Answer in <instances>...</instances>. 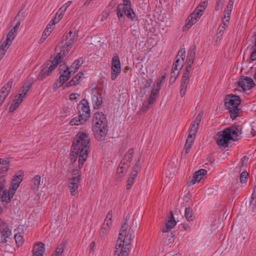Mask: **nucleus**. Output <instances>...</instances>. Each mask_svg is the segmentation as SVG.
Returning <instances> with one entry per match:
<instances>
[{
    "instance_id": "nucleus-1",
    "label": "nucleus",
    "mask_w": 256,
    "mask_h": 256,
    "mask_svg": "<svg viewBox=\"0 0 256 256\" xmlns=\"http://www.w3.org/2000/svg\"><path fill=\"white\" fill-rule=\"evenodd\" d=\"M90 138L88 134L84 132H78L74 140L70 158L74 162L78 156V167L81 168L90 152Z\"/></svg>"
},
{
    "instance_id": "nucleus-2",
    "label": "nucleus",
    "mask_w": 256,
    "mask_h": 256,
    "mask_svg": "<svg viewBox=\"0 0 256 256\" xmlns=\"http://www.w3.org/2000/svg\"><path fill=\"white\" fill-rule=\"evenodd\" d=\"M238 126H232L224 128L217 133L216 141L222 150L228 146L230 140L236 141L240 139Z\"/></svg>"
},
{
    "instance_id": "nucleus-3",
    "label": "nucleus",
    "mask_w": 256,
    "mask_h": 256,
    "mask_svg": "<svg viewBox=\"0 0 256 256\" xmlns=\"http://www.w3.org/2000/svg\"><path fill=\"white\" fill-rule=\"evenodd\" d=\"M135 229L132 226L128 229L126 236H122V234H118V239L116 244V250L114 256H120L121 252L124 250L129 252L132 239L134 238Z\"/></svg>"
},
{
    "instance_id": "nucleus-4",
    "label": "nucleus",
    "mask_w": 256,
    "mask_h": 256,
    "mask_svg": "<svg viewBox=\"0 0 256 256\" xmlns=\"http://www.w3.org/2000/svg\"><path fill=\"white\" fill-rule=\"evenodd\" d=\"M240 104V99L239 96L230 94L227 96L225 98L224 104L230 113V118L232 120L236 118L238 114L240 109L238 106Z\"/></svg>"
},
{
    "instance_id": "nucleus-5",
    "label": "nucleus",
    "mask_w": 256,
    "mask_h": 256,
    "mask_svg": "<svg viewBox=\"0 0 256 256\" xmlns=\"http://www.w3.org/2000/svg\"><path fill=\"white\" fill-rule=\"evenodd\" d=\"M132 20H134L136 18V14L130 7H126L124 4H120L117 8V15L120 20L124 16V14Z\"/></svg>"
},
{
    "instance_id": "nucleus-6",
    "label": "nucleus",
    "mask_w": 256,
    "mask_h": 256,
    "mask_svg": "<svg viewBox=\"0 0 256 256\" xmlns=\"http://www.w3.org/2000/svg\"><path fill=\"white\" fill-rule=\"evenodd\" d=\"M120 62L117 53L114 54L112 60V73L111 78L114 80L120 73Z\"/></svg>"
},
{
    "instance_id": "nucleus-7",
    "label": "nucleus",
    "mask_w": 256,
    "mask_h": 256,
    "mask_svg": "<svg viewBox=\"0 0 256 256\" xmlns=\"http://www.w3.org/2000/svg\"><path fill=\"white\" fill-rule=\"evenodd\" d=\"M238 84L240 91L245 92L246 90H250L255 86L254 80L248 76H242Z\"/></svg>"
},
{
    "instance_id": "nucleus-8",
    "label": "nucleus",
    "mask_w": 256,
    "mask_h": 256,
    "mask_svg": "<svg viewBox=\"0 0 256 256\" xmlns=\"http://www.w3.org/2000/svg\"><path fill=\"white\" fill-rule=\"evenodd\" d=\"M92 130L94 136L98 140H104L108 134V125H106V123L104 122L102 126H96V127H92Z\"/></svg>"
},
{
    "instance_id": "nucleus-9",
    "label": "nucleus",
    "mask_w": 256,
    "mask_h": 256,
    "mask_svg": "<svg viewBox=\"0 0 256 256\" xmlns=\"http://www.w3.org/2000/svg\"><path fill=\"white\" fill-rule=\"evenodd\" d=\"M78 37V32H75L74 33L72 31L70 30L69 32L65 36H64L60 44H64V41H65V45L68 46V49L72 48L73 44L76 40Z\"/></svg>"
},
{
    "instance_id": "nucleus-10",
    "label": "nucleus",
    "mask_w": 256,
    "mask_h": 256,
    "mask_svg": "<svg viewBox=\"0 0 256 256\" xmlns=\"http://www.w3.org/2000/svg\"><path fill=\"white\" fill-rule=\"evenodd\" d=\"M104 122L106 123V125H108L106 116L102 112H97L94 114L92 117V127H96V126H102Z\"/></svg>"
},
{
    "instance_id": "nucleus-11",
    "label": "nucleus",
    "mask_w": 256,
    "mask_h": 256,
    "mask_svg": "<svg viewBox=\"0 0 256 256\" xmlns=\"http://www.w3.org/2000/svg\"><path fill=\"white\" fill-rule=\"evenodd\" d=\"M166 220V225L162 228V232H170L176 224L172 212H170V216Z\"/></svg>"
},
{
    "instance_id": "nucleus-12",
    "label": "nucleus",
    "mask_w": 256,
    "mask_h": 256,
    "mask_svg": "<svg viewBox=\"0 0 256 256\" xmlns=\"http://www.w3.org/2000/svg\"><path fill=\"white\" fill-rule=\"evenodd\" d=\"M56 67L57 65L52 62L48 69L43 68L40 72L38 76V80H42L46 76H50Z\"/></svg>"
},
{
    "instance_id": "nucleus-13",
    "label": "nucleus",
    "mask_w": 256,
    "mask_h": 256,
    "mask_svg": "<svg viewBox=\"0 0 256 256\" xmlns=\"http://www.w3.org/2000/svg\"><path fill=\"white\" fill-rule=\"evenodd\" d=\"M80 181V178H78V176H72V178L70 179L68 188L72 195H75V192L78 190Z\"/></svg>"
},
{
    "instance_id": "nucleus-14",
    "label": "nucleus",
    "mask_w": 256,
    "mask_h": 256,
    "mask_svg": "<svg viewBox=\"0 0 256 256\" xmlns=\"http://www.w3.org/2000/svg\"><path fill=\"white\" fill-rule=\"evenodd\" d=\"M206 174L207 171L204 169L198 170L194 174L192 179L189 182L188 186L193 185L196 182H199Z\"/></svg>"
},
{
    "instance_id": "nucleus-15",
    "label": "nucleus",
    "mask_w": 256,
    "mask_h": 256,
    "mask_svg": "<svg viewBox=\"0 0 256 256\" xmlns=\"http://www.w3.org/2000/svg\"><path fill=\"white\" fill-rule=\"evenodd\" d=\"M70 48H69L68 49V46L65 45L64 44V46H62V48L60 52L57 54L56 57L54 58L52 62L58 66V64L64 58V56L68 52Z\"/></svg>"
},
{
    "instance_id": "nucleus-16",
    "label": "nucleus",
    "mask_w": 256,
    "mask_h": 256,
    "mask_svg": "<svg viewBox=\"0 0 256 256\" xmlns=\"http://www.w3.org/2000/svg\"><path fill=\"white\" fill-rule=\"evenodd\" d=\"M44 252L45 245L43 243L38 242L34 245L32 250L33 256H43Z\"/></svg>"
},
{
    "instance_id": "nucleus-17",
    "label": "nucleus",
    "mask_w": 256,
    "mask_h": 256,
    "mask_svg": "<svg viewBox=\"0 0 256 256\" xmlns=\"http://www.w3.org/2000/svg\"><path fill=\"white\" fill-rule=\"evenodd\" d=\"M200 18H197V16H194V14H191L188 16L186 20V24L183 26V31H186L188 30L192 25L196 22Z\"/></svg>"
},
{
    "instance_id": "nucleus-18",
    "label": "nucleus",
    "mask_w": 256,
    "mask_h": 256,
    "mask_svg": "<svg viewBox=\"0 0 256 256\" xmlns=\"http://www.w3.org/2000/svg\"><path fill=\"white\" fill-rule=\"evenodd\" d=\"M234 4V0H230L226 8L224 13L225 14L224 16L222 19L224 26H226V22H228L231 12L232 10V6Z\"/></svg>"
},
{
    "instance_id": "nucleus-19",
    "label": "nucleus",
    "mask_w": 256,
    "mask_h": 256,
    "mask_svg": "<svg viewBox=\"0 0 256 256\" xmlns=\"http://www.w3.org/2000/svg\"><path fill=\"white\" fill-rule=\"evenodd\" d=\"M102 94L99 92H96L92 95V102L94 109H98L102 104Z\"/></svg>"
},
{
    "instance_id": "nucleus-20",
    "label": "nucleus",
    "mask_w": 256,
    "mask_h": 256,
    "mask_svg": "<svg viewBox=\"0 0 256 256\" xmlns=\"http://www.w3.org/2000/svg\"><path fill=\"white\" fill-rule=\"evenodd\" d=\"M72 72L73 70H69V67L67 66L58 78L59 82L62 83V85H63L70 78Z\"/></svg>"
},
{
    "instance_id": "nucleus-21",
    "label": "nucleus",
    "mask_w": 256,
    "mask_h": 256,
    "mask_svg": "<svg viewBox=\"0 0 256 256\" xmlns=\"http://www.w3.org/2000/svg\"><path fill=\"white\" fill-rule=\"evenodd\" d=\"M0 233L1 234V243L6 242L8 241L6 238L10 236L12 234L11 230L8 228V226H6V227L2 228V229L0 230Z\"/></svg>"
},
{
    "instance_id": "nucleus-22",
    "label": "nucleus",
    "mask_w": 256,
    "mask_h": 256,
    "mask_svg": "<svg viewBox=\"0 0 256 256\" xmlns=\"http://www.w3.org/2000/svg\"><path fill=\"white\" fill-rule=\"evenodd\" d=\"M190 78V77H188L187 76H182L180 90V94L182 97L186 94V88L189 83Z\"/></svg>"
},
{
    "instance_id": "nucleus-23",
    "label": "nucleus",
    "mask_w": 256,
    "mask_h": 256,
    "mask_svg": "<svg viewBox=\"0 0 256 256\" xmlns=\"http://www.w3.org/2000/svg\"><path fill=\"white\" fill-rule=\"evenodd\" d=\"M88 119L84 116H81V112L79 116L74 118L70 122L71 126H78L83 124Z\"/></svg>"
},
{
    "instance_id": "nucleus-24",
    "label": "nucleus",
    "mask_w": 256,
    "mask_h": 256,
    "mask_svg": "<svg viewBox=\"0 0 256 256\" xmlns=\"http://www.w3.org/2000/svg\"><path fill=\"white\" fill-rule=\"evenodd\" d=\"M133 154V149H130L125 154L123 160H122L121 164H128V166H130L132 159Z\"/></svg>"
},
{
    "instance_id": "nucleus-25",
    "label": "nucleus",
    "mask_w": 256,
    "mask_h": 256,
    "mask_svg": "<svg viewBox=\"0 0 256 256\" xmlns=\"http://www.w3.org/2000/svg\"><path fill=\"white\" fill-rule=\"evenodd\" d=\"M82 75L83 73L82 72L78 74L77 75L74 76L66 84L65 86L68 88L78 84L80 82V80L82 78Z\"/></svg>"
},
{
    "instance_id": "nucleus-26",
    "label": "nucleus",
    "mask_w": 256,
    "mask_h": 256,
    "mask_svg": "<svg viewBox=\"0 0 256 256\" xmlns=\"http://www.w3.org/2000/svg\"><path fill=\"white\" fill-rule=\"evenodd\" d=\"M84 60L82 58L76 60L69 67V70H73L72 74H74L83 64Z\"/></svg>"
},
{
    "instance_id": "nucleus-27",
    "label": "nucleus",
    "mask_w": 256,
    "mask_h": 256,
    "mask_svg": "<svg viewBox=\"0 0 256 256\" xmlns=\"http://www.w3.org/2000/svg\"><path fill=\"white\" fill-rule=\"evenodd\" d=\"M32 82H27L24 83L22 88L19 90V94H22V96L26 97V93L31 88Z\"/></svg>"
},
{
    "instance_id": "nucleus-28",
    "label": "nucleus",
    "mask_w": 256,
    "mask_h": 256,
    "mask_svg": "<svg viewBox=\"0 0 256 256\" xmlns=\"http://www.w3.org/2000/svg\"><path fill=\"white\" fill-rule=\"evenodd\" d=\"M12 85V80H9L0 90V94L8 96Z\"/></svg>"
},
{
    "instance_id": "nucleus-29",
    "label": "nucleus",
    "mask_w": 256,
    "mask_h": 256,
    "mask_svg": "<svg viewBox=\"0 0 256 256\" xmlns=\"http://www.w3.org/2000/svg\"><path fill=\"white\" fill-rule=\"evenodd\" d=\"M52 30V25L49 24L47 25L44 30L43 32L42 38L40 40V43H42L50 35Z\"/></svg>"
},
{
    "instance_id": "nucleus-30",
    "label": "nucleus",
    "mask_w": 256,
    "mask_h": 256,
    "mask_svg": "<svg viewBox=\"0 0 256 256\" xmlns=\"http://www.w3.org/2000/svg\"><path fill=\"white\" fill-rule=\"evenodd\" d=\"M196 52V46L194 44L192 45L188 52L186 59L192 60H194Z\"/></svg>"
},
{
    "instance_id": "nucleus-31",
    "label": "nucleus",
    "mask_w": 256,
    "mask_h": 256,
    "mask_svg": "<svg viewBox=\"0 0 256 256\" xmlns=\"http://www.w3.org/2000/svg\"><path fill=\"white\" fill-rule=\"evenodd\" d=\"M184 216L188 222L192 221L194 218V216L192 214V210L191 208L188 207L185 208Z\"/></svg>"
},
{
    "instance_id": "nucleus-32",
    "label": "nucleus",
    "mask_w": 256,
    "mask_h": 256,
    "mask_svg": "<svg viewBox=\"0 0 256 256\" xmlns=\"http://www.w3.org/2000/svg\"><path fill=\"white\" fill-rule=\"evenodd\" d=\"M41 178L39 175L36 176L32 180L31 184L32 188L33 190H38Z\"/></svg>"
},
{
    "instance_id": "nucleus-33",
    "label": "nucleus",
    "mask_w": 256,
    "mask_h": 256,
    "mask_svg": "<svg viewBox=\"0 0 256 256\" xmlns=\"http://www.w3.org/2000/svg\"><path fill=\"white\" fill-rule=\"evenodd\" d=\"M158 92V88H152L148 100V104H153L154 102Z\"/></svg>"
},
{
    "instance_id": "nucleus-34",
    "label": "nucleus",
    "mask_w": 256,
    "mask_h": 256,
    "mask_svg": "<svg viewBox=\"0 0 256 256\" xmlns=\"http://www.w3.org/2000/svg\"><path fill=\"white\" fill-rule=\"evenodd\" d=\"M9 163V160L0 158V164L4 165L5 166L2 167V168L0 169V173L2 174L3 172H6L8 170L9 166L8 165Z\"/></svg>"
},
{
    "instance_id": "nucleus-35",
    "label": "nucleus",
    "mask_w": 256,
    "mask_h": 256,
    "mask_svg": "<svg viewBox=\"0 0 256 256\" xmlns=\"http://www.w3.org/2000/svg\"><path fill=\"white\" fill-rule=\"evenodd\" d=\"M193 143V138L192 136H188V137L186 139V142L185 144L184 148L186 150V152L188 153L190 151V148L192 147V146Z\"/></svg>"
},
{
    "instance_id": "nucleus-36",
    "label": "nucleus",
    "mask_w": 256,
    "mask_h": 256,
    "mask_svg": "<svg viewBox=\"0 0 256 256\" xmlns=\"http://www.w3.org/2000/svg\"><path fill=\"white\" fill-rule=\"evenodd\" d=\"M80 110L79 112H81V116H84L86 118L88 119L90 118V107H87L86 108H80Z\"/></svg>"
},
{
    "instance_id": "nucleus-37",
    "label": "nucleus",
    "mask_w": 256,
    "mask_h": 256,
    "mask_svg": "<svg viewBox=\"0 0 256 256\" xmlns=\"http://www.w3.org/2000/svg\"><path fill=\"white\" fill-rule=\"evenodd\" d=\"M128 166H128V164H121V162H120L117 170L118 174L120 176V174H124L126 172Z\"/></svg>"
},
{
    "instance_id": "nucleus-38",
    "label": "nucleus",
    "mask_w": 256,
    "mask_h": 256,
    "mask_svg": "<svg viewBox=\"0 0 256 256\" xmlns=\"http://www.w3.org/2000/svg\"><path fill=\"white\" fill-rule=\"evenodd\" d=\"M177 59L174 63L173 64L172 70H181L183 66V63L182 60L180 58H176Z\"/></svg>"
},
{
    "instance_id": "nucleus-39",
    "label": "nucleus",
    "mask_w": 256,
    "mask_h": 256,
    "mask_svg": "<svg viewBox=\"0 0 256 256\" xmlns=\"http://www.w3.org/2000/svg\"><path fill=\"white\" fill-rule=\"evenodd\" d=\"M11 44V42L10 41H6V40L4 42L0 47V52L3 53L4 52V54H6L7 50L8 48L10 46Z\"/></svg>"
},
{
    "instance_id": "nucleus-40",
    "label": "nucleus",
    "mask_w": 256,
    "mask_h": 256,
    "mask_svg": "<svg viewBox=\"0 0 256 256\" xmlns=\"http://www.w3.org/2000/svg\"><path fill=\"white\" fill-rule=\"evenodd\" d=\"M24 176V172L22 170H20L16 173L12 179L13 182H20L22 181Z\"/></svg>"
},
{
    "instance_id": "nucleus-41",
    "label": "nucleus",
    "mask_w": 256,
    "mask_h": 256,
    "mask_svg": "<svg viewBox=\"0 0 256 256\" xmlns=\"http://www.w3.org/2000/svg\"><path fill=\"white\" fill-rule=\"evenodd\" d=\"M14 238L18 246H22L24 242L23 236L20 233L16 234L14 235Z\"/></svg>"
},
{
    "instance_id": "nucleus-42",
    "label": "nucleus",
    "mask_w": 256,
    "mask_h": 256,
    "mask_svg": "<svg viewBox=\"0 0 256 256\" xmlns=\"http://www.w3.org/2000/svg\"><path fill=\"white\" fill-rule=\"evenodd\" d=\"M64 244H60L58 246V247L56 249L54 253H55L56 254V255L60 256L64 253Z\"/></svg>"
},
{
    "instance_id": "nucleus-43",
    "label": "nucleus",
    "mask_w": 256,
    "mask_h": 256,
    "mask_svg": "<svg viewBox=\"0 0 256 256\" xmlns=\"http://www.w3.org/2000/svg\"><path fill=\"white\" fill-rule=\"evenodd\" d=\"M198 127L199 126H196V124H193L192 125L190 128L189 129L190 132H189L188 135L189 136L191 135V136H194L196 133L197 132Z\"/></svg>"
},
{
    "instance_id": "nucleus-44",
    "label": "nucleus",
    "mask_w": 256,
    "mask_h": 256,
    "mask_svg": "<svg viewBox=\"0 0 256 256\" xmlns=\"http://www.w3.org/2000/svg\"><path fill=\"white\" fill-rule=\"evenodd\" d=\"M176 70H172L170 72V84H172L174 82L175 80H176L178 74L179 72H176Z\"/></svg>"
},
{
    "instance_id": "nucleus-45",
    "label": "nucleus",
    "mask_w": 256,
    "mask_h": 256,
    "mask_svg": "<svg viewBox=\"0 0 256 256\" xmlns=\"http://www.w3.org/2000/svg\"><path fill=\"white\" fill-rule=\"evenodd\" d=\"M248 174L246 171L242 172L240 174V182L242 184H246Z\"/></svg>"
},
{
    "instance_id": "nucleus-46",
    "label": "nucleus",
    "mask_w": 256,
    "mask_h": 256,
    "mask_svg": "<svg viewBox=\"0 0 256 256\" xmlns=\"http://www.w3.org/2000/svg\"><path fill=\"white\" fill-rule=\"evenodd\" d=\"M72 1H68L64 6H62L57 12L56 15H58L60 12H62V14L66 10V8L71 4Z\"/></svg>"
},
{
    "instance_id": "nucleus-47",
    "label": "nucleus",
    "mask_w": 256,
    "mask_h": 256,
    "mask_svg": "<svg viewBox=\"0 0 256 256\" xmlns=\"http://www.w3.org/2000/svg\"><path fill=\"white\" fill-rule=\"evenodd\" d=\"M204 9L200 8L197 6L192 14H194V16H197V18H200L204 12Z\"/></svg>"
},
{
    "instance_id": "nucleus-48",
    "label": "nucleus",
    "mask_w": 256,
    "mask_h": 256,
    "mask_svg": "<svg viewBox=\"0 0 256 256\" xmlns=\"http://www.w3.org/2000/svg\"><path fill=\"white\" fill-rule=\"evenodd\" d=\"M186 50L185 48H182L178 52L176 58H182V62H184L185 58Z\"/></svg>"
},
{
    "instance_id": "nucleus-49",
    "label": "nucleus",
    "mask_w": 256,
    "mask_h": 256,
    "mask_svg": "<svg viewBox=\"0 0 256 256\" xmlns=\"http://www.w3.org/2000/svg\"><path fill=\"white\" fill-rule=\"evenodd\" d=\"M126 222H124L120 227V230L119 234H122V236H126L128 232L126 231Z\"/></svg>"
},
{
    "instance_id": "nucleus-50",
    "label": "nucleus",
    "mask_w": 256,
    "mask_h": 256,
    "mask_svg": "<svg viewBox=\"0 0 256 256\" xmlns=\"http://www.w3.org/2000/svg\"><path fill=\"white\" fill-rule=\"evenodd\" d=\"M14 34H16V32L11 30L7 34L6 41H10L12 42L14 38Z\"/></svg>"
},
{
    "instance_id": "nucleus-51",
    "label": "nucleus",
    "mask_w": 256,
    "mask_h": 256,
    "mask_svg": "<svg viewBox=\"0 0 256 256\" xmlns=\"http://www.w3.org/2000/svg\"><path fill=\"white\" fill-rule=\"evenodd\" d=\"M78 106L79 107V108H86L87 107H90L88 101L85 98L82 99L80 102V104L78 105Z\"/></svg>"
},
{
    "instance_id": "nucleus-52",
    "label": "nucleus",
    "mask_w": 256,
    "mask_h": 256,
    "mask_svg": "<svg viewBox=\"0 0 256 256\" xmlns=\"http://www.w3.org/2000/svg\"><path fill=\"white\" fill-rule=\"evenodd\" d=\"M8 193L7 190H4L2 191V194L1 196L2 200L3 202H6V203H10L8 202Z\"/></svg>"
},
{
    "instance_id": "nucleus-53",
    "label": "nucleus",
    "mask_w": 256,
    "mask_h": 256,
    "mask_svg": "<svg viewBox=\"0 0 256 256\" xmlns=\"http://www.w3.org/2000/svg\"><path fill=\"white\" fill-rule=\"evenodd\" d=\"M20 104H19L18 102H15L14 101H12V104H11L10 109H9V112H12L14 110H16L19 106Z\"/></svg>"
},
{
    "instance_id": "nucleus-54",
    "label": "nucleus",
    "mask_w": 256,
    "mask_h": 256,
    "mask_svg": "<svg viewBox=\"0 0 256 256\" xmlns=\"http://www.w3.org/2000/svg\"><path fill=\"white\" fill-rule=\"evenodd\" d=\"M135 181V178H134L132 177H129L127 180V184L126 185V188L127 190H130L131 188V186L134 184Z\"/></svg>"
},
{
    "instance_id": "nucleus-55",
    "label": "nucleus",
    "mask_w": 256,
    "mask_h": 256,
    "mask_svg": "<svg viewBox=\"0 0 256 256\" xmlns=\"http://www.w3.org/2000/svg\"><path fill=\"white\" fill-rule=\"evenodd\" d=\"M152 104H148V102H145L143 103V105L141 108V111L142 112H146L150 108V105Z\"/></svg>"
},
{
    "instance_id": "nucleus-56",
    "label": "nucleus",
    "mask_w": 256,
    "mask_h": 256,
    "mask_svg": "<svg viewBox=\"0 0 256 256\" xmlns=\"http://www.w3.org/2000/svg\"><path fill=\"white\" fill-rule=\"evenodd\" d=\"M224 0H218L215 7V10H219L222 7Z\"/></svg>"
},
{
    "instance_id": "nucleus-57",
    "label": "nucleus",
    "mask_w": 256,
    "mask_h": 256,
    "mask_svg": "<svg viewBox=\"0 0 256 256\" xmlns=\"http://www.w3.org/2000/svg\"><path fill=\"white\" fill-rule=\"evenodd\" d=\"M15 190H12L10 188L8 191V198L7 200H8V202H11V200L15 194Z\"/></svg>"
},
{
    "instance_id": "nucleus-58",
    "label": "nucleus",
    "mask_w": 256,
    "mask_h": 256,
    "mask_svg": "<svg viewBox=\"0 0 256 256\" xmlns=\"http://www.w3.org/2000/svg\"><path fill=\"white\" fill-rule=\"evenodd\" d=\"M24 98V96L22 95V94H18L15 96V99L13 100L15 102H18L19 104H20L23 100V98Z\"/></svg>"
},
{
    "instance_id": "nucleus-59",
    "label": "nucleus",
    "mask_w": 256,
    "mask_h": 256,
    "mask_svg": "<svg viewBox=\"0 0 256 256\" xmlns=\"http://www.w3.org/2000/svg\"><path fill=\"white\" fill-rule=\"evenodd\" d=\"M20 183V182H13L10 186V188L16 190Z\"/></svg>"
},
{
    "instance_id": "nucleus-60",
    "label": "nucleus",
    "mask_w": 256,
    "mask_h": 256,
    "mask_svg": "<svg viewBox=\"0 0 256 256\" xmlns=\"http://www.w3.org/2000/svg\"><path fill=\"white\" fill-rule=\"evenodd\" d=\"M112 210H110L106 216V218L105 219V220H104V222H111V219H112Z\"/></svg>"
},
{
    "instance_id": "nucleus-61",
    "label": "nucleus",
    "mask_w": 256,
    "mask_h": 256,
    "mask_svg": "<svg viewBox=\"0 0 256 256\" xmlns=\"http://www.w3.org/2000/svg\"><path fill=\"white\" fill-rule=\"evenodd\" d=\"M202 118V116L201 115V114L200 113L196 116L195 120L194 122V124H196V126H199V124L201 121Z\"/></svg>"
},
{
    "instance_id": "nucleus-62",
    "label": "nucleus",
    "mask_w": 256,
    "mask_h": 256,
    "mask_svg": "<svg viewBox=\"0 0 256 256\" xmlns=\"http://www.w3.org/2000/svg\"><path fill=\"white\" fill-rule=\"evenodd\" d=\"M153 82V80L151 78L146 79V84H144V88H148L152 84Z\"/></svg>"
},
{
    "instance_id": "nucleus-63",
    "label": "nucleus",
    "mask_w": 256,
    "mask_h": 256,
    "mask_svg": "<svg viewBox=\"0 0 256 256\" xmlns=\"http://www.w3.org/2000/svg\"><path fill=\"white\" fill-rule=\"evenodd\" d=\"M62 85V83L59 82L58 78L54 82L53 85V90H56L57 88H60Z\"/></svg>"
},
{
    "instance_id": "nucleus-64",
    "label": "nucleus",
    "mask_w": 256,
    "mask_h": 256,
    "mask_svg": "<svg viewBox=\"0 0 256 256\" xmlns=\"http://www.w3.org/2000/svg\"><path fill=\"white\" fill-rule=\"evenodd\" d=\"M250 58L252 61L256 60V48H254V50L251 53Z\"/></svg>"
}]
</instances>
